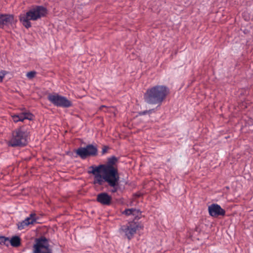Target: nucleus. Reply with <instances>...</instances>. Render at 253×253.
<instances>
[{"label": "nucleus", "mask_w": 253, "mask_h": 253, "mask_svg": "<svg viewBox=\"0 0 253 253\" xmlns=\"http://www.w3.org/2000/svg\"><path fill=\"white\" fill-rule=\"evenodd\" d=\"M118 161V159L116 157L112 156L107 159V161L105 164L91 166L90 169L92 170L88 172L94 175V178H95L97 175H101V177H105L107 179L110 177L115 179L116 176L119 175L117 168L114 166Z\"/></svg>", "instance_id": "nucleus-1"}, {"label": "nucleus", "mask_w": 253, "mask_h": 253, "mask_svg": "<svg viewBox=\"0 0 253 253\" xmlns=\"http://www.w3.org/2000/svg\"><path fill=\"white\" fill-rule=\"evenodd\" d=\"M169 88L164 85H156L148 88L144 94L145 101L148 104L160 106L169 94Z\"/></svg>", "instance_id": "nucleus-2"}, {"label": "nucleus", "mask_w": 253, "mask_h": 253, "mask_svg": "<svg viewBox=\"0 0 253 253\" xmlns=\"http://www.w3.org/2000/svg\"><path fill=\"white\" fill-rule=\"evenodd\" d=\"M47 9L42 5H36L31 8L25 14L19 16V21L27 29L32 26V21H37L42 17H45L47 14Z\"/></svg>", "instance_id": "nucleus-3"}, {"label": "nucleus", "mask_w": 253, "mask_h": 253, "mask_svg": "<svg viewBox=\"0 0 253 253\" xmlns=\"http://www.w3.org/2000/svg\"><path fill=\"white\" fill-rule=\"evenodd\" d=\"M29 132L20 127L16 129L12 133V136L9 141V146L12 147L24 146L28 143Z\"/></svg>", "instance_id": "nucleus-4"}, {"label": "nucleus", "mask_w": 253, "mask_h": 253, "mask_svg": "<svg viewBox=\"0 0 253 253\" xmlns=\"http://www.w3.org/2000/svg\"><path fill=\"white\" fill-rule=\"evenodd\" d=\"M120 181V175H117L115 179L113 178H109L107 179L105 177H101V175H98L94 178L93 183L95 185L102 186L103 185L104 182L108 183V185L112 187L111 192L115 193L121 189V186L119 184Z\"/></svg>", "instance_id": "nucleus-5"}, {"label": "nucleus", "mask_w": 253, "mask_h": 253, "mask_svg": "<svg viewBox=\"0 0 253 253\" xmlns=\"http://www.w3.org/2000/svg\"><path fill=\"white\" fill-rule=\"evenodd\" d=\"M47 98L50 103L57 107L67 108L72 106V102L66 97L57 93H49Z\"/></svg>", "instance_id": "nucleus-6"}, {"label": "nucleus", "mask_w": 253, "mask_h": 253, "mask_svg": "<svg viewBox=\"0 0 253 253\" xmlns=\"http://www.w3.org/2000/svg\"><path fill=\"white\" fill-rule=\"evenodd\" d=\"M139 227L140 226L139 222L132 221L122 225L120 229V233L124 234L129 240L133 237Z\"/></svg>", "instance_id": "nucleus-7"}, {"label": "nucleus", "mask_w": 253, "mask_h": 253, "mask_svg": "<svg viewBox=\"0 0 253 253\" xmlns=\"http://www.w3.org/2000/svg\"><path fill=\"white\" fill-rule=\"evenodd\" d=\"M75 152L82 159H85L88 157L96 156L98 149L96 146L88 144L85 147H80Z\"/></svg>", "instance_id": "nucleus-8"}, {"label": "nucleus", "mask_w": 253, "mask_h": 253, "mask_svg": "<svg viewBox=\"0 0 253 253\" xmlns=\"http://www.w3.org/2000/svg\"><path fill=\"white\" fill-rule=\"evenodd\" d=\"M35 253H44L45 252L51 250L49 248L47 239L45 238H40L36 240V244L34 246Z\"/></svg>", "instance_id": "nucleus-9"}, {"label": "nucleus", "mask_w": 253, "mask_h": 253, "mask_svg": "<svg viewBox=\"0 0 253 253\" xmlns=\"http://www.w3.org/2000/svg\"><path fill=\"white\" fill-rule=\"evenodd\" d=\"M208 211L209 214L212 217L224 216L225 214V211L217 204H212L209 206Z\"/></svg>", "instance_id": "nucleus-10"}, {"label": "nucleus", "mask_w": 253, "mask_h": 253, "mask_svg": "<svg viewBox=\"0 0 253 253\" xmlns=\"http://www.w3.org/2000/svg\"><path fill=\"white\" fill-rule=\"evenodd\" d=\"M14 22V16L12 14H0V28L8 26Z\"/></svg>", "instance_id": "nucleus-11"}, {"label": "nucleus", "mask_w": 253, "mask_h": 253, "mask_svg": "<svg viewBox=\"0 0 253 253\" xmlns=\"http://www.w3.org/2000/svg\"><path fill=\"white\" fill-rule=\"evenodd\" d=\"M33 117L34 116L32 113L27 112H22L12 116V120L15 123L23 122L24 120H32Z\"/></svg>", "instance_id": "nucleus-12"}, {"label": "nucleus", "mask_w": 253, "mask_h": 253, "mask_svg": "<svg viewBox=\"0 0 253 253\" xmlns=\"http://www.w3.org/2000/svg\"><path fill=\"white\" fill-rule=\"evenodd\" d=\"M36 217V214L31 213L29 216L27 217L24 220L18 223V228L19 230H22L29 225L32 224L36 222L37 220Z\"/></svg>", "instance_id": "nucleus-13"}, {"label": "nucleus", "mask_w": 253, "mask_h": 253, "mask_svg": "<svg viewBox=\"0 0 253 253\" xmlns=\"http://www.w3.org/2000/svg\"><path fill=\"white\" fill-rule=\"evenodd\" d=\"M96 201L103 205L108 206L111 203L112 197L108 193L102 192L97 195Z\"/></svg>", "instance_id": "nucleus-14"}, {"label": "nucleus", "mask_w": 253, "mask_h": 253, "mask_svg": "<svg viewBox=\"0 0 253 253\" xmlns=\"http://www.w3.org/2000/svg\"><path fill=\"white\" fill-rule=\"evenodd\" d=\"M141 212L138 209L135 208H131L126 209L123 211L122 213L127 216L133 215L135 218H139Z\"/></svg>", "instance_id": "nucleus-15"}, {"label": "nucleus", "mask_w": 253, "mask_h": 253, "mask_svg": "<svg viewBox=\"0 0 253 253\" xmlns=\"http://www.w3.org/2000/svg\"><path fill=\"white\" fill-rule=\"evenodd\" d=\"M11 245L14 247H18L21 244V240L20 237L17 236H13L9 240Z\"/></svg>", "instance_id": "nucleus-16"}, {"label": "nucleus", "mask_w": 253, "mask_h": 253, "mask_svg": "<svg viewBox=\"0 0 253 253\" xmlns=\"http://www.w3.org/2000/svg\"><path fill=\"white\" fill-rule=\"evenodd\" d=\"M36 75V72L34 71L29 72L27 73L26 76L30 79L35 77Z\"/></svg>", "instance_id": "nucleus-17"}, {"label": "nucleus", "mask_w": 253, "mask_h": 253, "mask_svg": "<svg viewBox=\"0 0 253 253\" xmlns=\"http://www.w3.org/2000/svg\"><path fill=\"white\" fill-rule=\"evenodd\" d=\"M6 241H9V238L8 237H5L2 236H0V244H5Z\"/></svg>", "instance_id": "nucleus-18"}, {"label": "nucleus", "mask_w": 253, "mask_h": 253, "mask_svg": "<svg viewBox=\"0 0 253 253\" xmlns=\"http://www.w3.org/2000/svg\"><path fill=\"white\" fill-rule=\"evenodd\" d=\"M6 75V72L5 71H1L0 72V82H2L3 79Z\"/></svg>", "instance_id": "nucleus-19"}, {"label": "nucleus", "mask_w": 253, "mask_h": 253, "mask_svg": "<svg viewBox=\"0 0 253 253\" xmlns=\"http://www.w3.org/2000/svg\"><path fill=\"white\" fill-rule=\"evenodd\" d=\"M146 114H148L147 110H145V111H141V112H139V115L140 116L145 115Z\"/></svg>", "instance_id": "nucleus-20"}, {"label": "nucleus", "mask_w": 253, "mask_h": 253, "mask_svg": "<svg viewBox=\"0 0 253 253\" xmlns=\"http://www.w3.org/2000/svg\"><path fill=\"white\" fill-rule=\"evenodd\" d=\"M155 112V109H150L149 110H147V113L150 114H151L153 112Z\"/></svg>", "instance_id": "nucleus-21"}, {"label": "nucleus", "mask_w": 253, "mask_h": 253, "mask_svg": "<svg viewBox=\"0 0 253 253\" xmlns=\"http://www.w3.org/2000/svg\"><path fill=\"white\" fill-rule=\"evenodd\" d=\"M107 150V147H104L102 149V153L104 154L105 153Z\"/></svg>", "instance_id": "nucleus-22"}, {"label": "nucleus", "mask_w": 253, "mask_h": 253, "mask_svg": "<svg viewBox=\"0 0 253 253\" xmlns=\"http://www.w3.org/2000/svg\"><path fill=\"white\" fill-rule=\"evenodd\" d=\"M44 253H52V251H51V250H49L45 252Z\"/></svg>", "instance_id": "nucleus-23"}]
</instances>
